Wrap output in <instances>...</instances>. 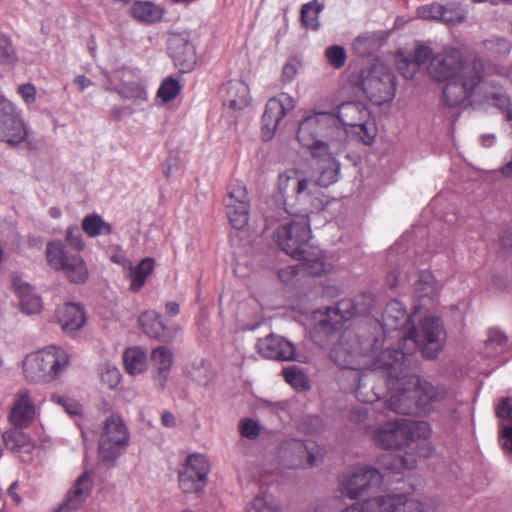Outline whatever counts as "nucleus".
Returning <instances> with one entry per match:
<instances>
[{
    "mask_svg": "<svg viewBox=\"0 0 512 512\" xmlns=\"http://www.w3.org/2000/svg\"><path fill=\"white\" fill-rule=\"evenodd\" d=\"M383 479L384 475L374 467H356L351 473L343 476L341 494L349 499H357L368 488L380 485Z\"/></svg>",
    "mask_w": 512,
    "mask_h": 512,
    "instance_id": "6ab92c4d",
    "label": "nucleus"
},
{
    "mask_svg": "<svg viewBox=\"0 0 512 512\" xmlns=\"http://www.w3.org/2000/svg\"><path fill=\"white\" fill-rule=\"evenodd\" d=\"M361 89L376 105L390 102L396 93V78L383 63L373 65L361 79Z\"/></svg>",
    "mask_w": 512,
    "mask_h": 512,
    "instance_id": "9b49d317",
    "label": "nucleus"
},
{
    "mask_svg": "<svg viewBox=\"0 0 512 512\" xmlns=\"http://www.w3.org/2000/svg\"><path fill=\"white\" fill-rule=\"evenodd\" d=\"M333 121L335 119L332 112L320 111L307 115L298 126L297 139L299 143L307 148L310 154L319 153L322 146L326 149L341 151V147L334 145L330 137L334 132Z\"/></svg>",
    "mask_w": 512,
    "mask_h": 512,
    "instance_id": "6e6552de",
    "label": "nucleus"
},
{
    "mask_svg": "<svg viewBox=\"0 0 512 512\" xmlns=\"http://www.w3.org/2000/svg\"><path fill=\"white\" fill-rule=\"evenodd\" d=\"M317 154H311L313 160L316 161L314 170L318 174L316 180H312L317 188L328 187L338 181L340 173V163L332 156L338 153L335 149L320 148Z\"/></svg>",
    "mask_w": 512,
    "mask_h": 512,
    "instance_id": "4be33fe9",
    "label": "nucleus"
},
{
    "mask_svg": "<svg viewBox=\"0 0 512 512\" xmlns=\"http://www.w3.org/2000/svg\"><path fill=\"white\" fill-rule=\"evenodd\" d=\"M274 238L282 251L302 261L311 276H321L328 271L322 251L309 244L311 230L308 220L297 219L281 225L274 232Z\"/></svg>",
    "mask_w": 512,
    "mask_h": 512,
    "instance_id": "20e7f679",
    "label": "nucleus"
},
{
    "mask_svg": "<svg viewBox=\"0 0 512 512\" xmlns=\"http://www.w3.org/2000/svg\"><path fill=\"white\" fill-rule=\"evenodd\" d=\"M132 16L142 22H156L161 19L160 9L151 2H136L131 9Z\"/></svg>",
    "mask_w": 512,
    "mask_h": 512,
    "instance_id": "58836bf2",
    "label": "nucleus"
},
{
    "mask_svg": "<svg viewBox=\"0 0 512 512\" xmlns=\"http://www.w3.org/2000/svg\"><path fill=\"white\" fill-rule=\"evenodd\" d=\"M385 465L395 474L400 473V469H413L417 466V461L412 455L405 453V455H390L385 459Z\"/></svg>",
    "mask_w": 512,
    "mask_h": 512,
    "instance_id": "37998d69",
    "label": "nucleus"
},
{
    "mask_svg": "<svg viewBox=\"0 0 512 512\" xmlns=\"http://www.w3.org/2000/svg\"><path fill=\"white\" fill-rule=\"evenodd\" d=\"M283 375L286 382L289 383L293 388L297 390H306L309 388L306 376L296 366L284 369Z\"/></svg>",
    "mask_w": 512,
    "mask_h": 512,
    "instance_id": "a18cd8bd",
    "label": "nucleus"
},
{
    "mask_svg": "<svg viewBox=\"0 0 512 512\" xmlns=\"http://www.w3.org/2000/svg\"><path fill=\"white\" fill-rule=\"evenodd\" d=\"M279 457L289 468L312 467L323 457V449L311 441L288 439L281 444Z\"/></svg>",
    "mask_w": 512,
    "mask_h": 512,
    "instance_id": "2eb2a0df",
    "label": "nucleus"
},
{
    "mask_svg": "<svg viewBox=\"0 0 512 512\" xmlns=\"http://www.w3.org/2000/svg\"><path fill=\"white\" fill-rule=\"evenodd\" d=\"M467 17L466 8L456 2H448L443 5V16H441V22L447 25H457L465 21Z\"/></svg>",
    "mask_w": 512,
    "mask_h": 512,
    "instance_id": "ea45409f",
    "label": "nucleus"
},
{
    "mask_svg": "<svg viewBox=\"0 0 512 512\" xmlns=\"http://www.w3.org/2000/svg\"><path fill=\"white\" fill-rule=\"evenodd\" d=\"M294 108L295 100L293 97L287 93H281L277 97H273L267 101L264 112L280 122L284 116Z\"/></svg>",
    "mask_w": 512,
    "mask_h": 512,
    "instance_id": "72a5a7b5",
    "label": "nucleus"
},
{
    "mask_svg": "<svg viewBox=\"0 0 512 512\" xmlns=\"http://www.w3.org/2000/svg\"><path fill=\"white\" fill-rule=\"evenodd\" d=\"M17 60V52L11 38L5 34H0V64L13 65Z\"/></svg>",
    "mask_w": 512,
    "mask_h": 512,
    "instance_id": "c03bdc74",
    "label": "nucleus"
},
{
    "mask_svg": "<svg viewBox=\"0 0 512 512\" xmlns=\"http://www.w3.org/2000/svg\"><path fill=\"white\" fill-rule=\"evenodd\" d=\"M342 512H425L419 501L407 499L403 495H386L369 498L362 503H354Z\"/></svg>",
    "mask_w": 512,
    "mask_h": 512,
    "instance_id": "dca6fc26",
    "label": "nucleus"
},
{
    "mask_svg": "<svg viewBox=\"0 0 512 512\" xmlns=\"http://www.w3.org/2000/svg\"><path fill=\"white\" fill-rule=\"evenodd\" d=\"M301 177L297 175V172H286L279 175L278 178V191L281 196V199L285 202V198H287L286 193L289 187L294 191L295 181L300 179Z\"/></svg>",
    "mask_w": 512,
    "mask_h": 512,
    "instance_id": "5fc2aeb1",
    "label": "nucleus"
},
{
    "mask_svg": "<svg viewBox=\"0 0 512 512\" xmlns=\"http://www.w3.org/2000/svg\"><path fill=\"white\" fill-rule=\"evenodd\" d=\"M377 129L375 123L370 120V117L366 121H360L354 127H351L349 135L357 137L361 142L366 145H371L376 136Z\"/></svg>",
    "mask_w": 512,
    "mask_h": 512,
    "instance_id": "79ce46f5",
    "label": "nucleus"
},
{
    "mask_svg": "<svg viewBox=\"0 0 512 512\" xmlns=\"http://www.w3.org/2000/svg\"><path fill=\"white\" fill-rule=\"evenodd\" d=\"M379 343V337H367L365 330L346 329L331 348L330 358L340 368L358 370L360 358L381 349Z\"/></svg>",
    "mask_w": 512,
    "mask_h": 512,
    "instance_id": "423d86ee",
    "label": "nucleus"
},
{
    "mask_svg": "<svg viewBox=\"0 0 512 512\" xmlns=\"http://www.w3.org/2000/svg\"><path fill=\"white\" fill-rule=\"evenodd\" d=\"M138 322L142 327L143 332L152 339L167 341L169 336L167 334V327L161 319V316L154 311H146L142 313Z\"/></svg>",
    "mask_w": 512,
    "mask_h": 512,
    "instance_id": "2f4dec72",
    "label": "nucleus"
},
{
    "mask_svg": "<svg viewBox=\"0 0 512 512\" xmlns=\"http://www.w3.org/2000/svg\"><path fill=\"white\" fill-rule=\"evenodd\" d=\"M432 50L430 47L425 45H419L413 54V58L411 62H406L405 65L410 67V65H414V68H420L425 65L428 61L432 59Z\"/></svg>",
    "mask_w": 512,
    "mask_h": 512,
    "instance_id": "864d4df0",
    "label": "nucleus"
},
{
    "mask_svg": "<svg viewBox=\"0 0 512 512\" xmlns=\"http://www.w3.org/2000/svg\"><path fill=\"white\" fill-rule=\"evenodd\" d=\"M410 366L411 357L403 353L389 349L380 352L374 357L372 368L356 373V398L363 403H374L390 391L393 393L388 407L396 414L429 413L435 404L447 399L448 391L444 386L412 375Z\"/></svg>",
    "mask_w": 512,
    "mask_h": 512,
    "instance_id": "f257e3e1",
    "label": "nucleus"
},
{
    "mask_svg": "<svg viewBox=\"0 0 512 512\" xmlns=\"http://www.w3.org/2000/svg\"><path fill=\"white\" fill-rule=\"evenodd\" d=\"M53 400L62 405L67 413L71 415H76L79 413V405L71 399L64 396H53Z\"/></svg>",
    "mask_w": 512,
    "mask_h": 512,
    "instance_id": "0e129e2a",
    "label": "nucleus"
},
{
    "mask_svg": "<svg viewBox=\"0 0 512 512\" xmlns=\"http://www.w3.org/2000/svg\"><path fill=\"white\" fill-rule=\"evenodd\" d=\"M341 501L338 498L320 500L315 506V512H339Z\"/></svg>",
    "mask_w": 512,
    "mask_h": 512,
    "instance_id": "e2e57ef3",
    "label": "nucleus"
},
{
    "mask_svg": "<svg viewBox=\"0 0 512 512\" xmlns=\"http://www.w3.org/2000/svg\"><path fill=\"white\" fill-rule=\"evenodd\" d=\"M279 121L276 118L269 116L268 113L264 112L262 115V139L264 141H269L272 139L278 125Z\"/></svg>",
    "mask_w": 512,
    "mask_h": 512,
    "instance_id": "13d9d810",
    "label": "nucleus"
},
{
    "mask_svg": "<svg viewBox=\"0 0 512 512\" xmlns=\"http://www.w3.org/2000/svg\"><path fill=\"white\" fill-rule=\"evenodd\" d=\"M154 260L152 258H144L135 267H130L129 277L131 279L130 290L138 292L143 285L147 277L153 272Z\"/></svg>",
    "mask_w": 512,
    "mask_h": 512,
    "instance_id": "e433bc0d",
    "label": "nucleus"
},
{
    "mask_svg": "<svg viewBox=\"0 0 512 512\" xmlns=\"http://www.w3.org/2000/svg\"><path fill=\"white\" fill-rule=\"evenodd\" d=\"M246 512H280V507L275 498L264 491L253 499Z\"/></svg>",
    "mask_w": 512,
    "mask_h": 512,
    "instance_id": "a19ab883",
    "label": "nucleus"
},
{
    "mask_svg": "<svg viewBox=\"0 0 512 512\" xmlns=\"http://www.w3.org/2000/svg\"><path fill=\"white\" fill-rule=\"evenodd\" d=\"M484 64L474 58L465 61L457 48H448L434 55L428 66L429 75L436 81H447L443 101L456 107L470 98L483 80Z\"/></svg>",
    "mask_w": 512,
    "mask_h": 512,
    "instance_id": "7ed1b4c3",
    "label": "nucleus"
},
{
    "mask_svg": "<svg viewBox=\"0 0 512 512\" xmlns=\"http://www.w3.org/2000/svg\"><path fill=\"white\" fill-rule=\"evenodd\" d=\"M28 131L14 104L0 96V140L13 147L26 140Z\"/></svg>",
    "mask_w": 512,
    "mask_h": 512,
    "instance_id": "f3484780",
    "label": "nucleus"
},
{
    "mask_svg": "<svg viewBox=\"0 0 512 512\" xmlns=\"http://www.w3.org/2000/svg\"><path fill=\"white\" fill-rule=\"evenodd\" d=\"M82 232V229L77 225L68 226L65 232L66 243L77 252H80L85 248Z\"/></svg>",
    "mask_w": 512,
    "mask_h": 512,
    "instance_id": "8fccbe9b",
    "label": "nucleus"
},
{
    "mask_svg": "<svg viewBox=\"0 0 512 512\" xmlns=\"http://www.w3.org/2000/svg\"><path fill=\"white\" fill-rule=\"evenodd\" d=\"M130 436L122 418L111 415L105 420L103 432L99 439V458L102 462L112 463L124 453Z\"/></svg>",
    "mask_w": 512,
    "mask_h": 512,
    "instance_id": "ddd939ff",
    "label": "nucleus"
},
{
    "mask_svg": "<svg viewBox=\"0 0 512 512\" xmlns=\"http://www.w3.org/2000/svg\"><path fill=\"white\" fill-rule=\"evenodd\" d=\"M325 56L328 63L335 69H340L345 65L347 55L342 46L333 45L326 49Z\"/></svg>",
    "mask_w": 512,
    "mask_h": 512,
    "instance_id": "de8ad7c7",
    "label": "nucleus"
},
{
    "mask_svg": "<svg viewBox=\"0 0 512 512\" xmlns=\"http://www.w3.org/2000/svg\"><path fill=\"white\" fill-rule=\"evenodd\" d=\"M224 201L232 226L235 229L243 228L248 223L250 209L245 185L241 182L231 183Z\"/></svg>",
    "mask_w": 512,
    "mask_h": 512,
    "instance_id": "aec40b11",
    "label": "nucleus"
},
{
    "mask_svg": "<svg viewBox=\"0 0 512 512\" xmlns=\"http://www.w3.org/2000/svg\"><path fill=\"white\" fill-rule=\"evenodd\" d=\"M240 430L244 437L255 439L260 433V426L253 419H245L241 422Z\"/></svg>",
    "mask_w": 512,
    "mask_h": 512,
    "instance_id": "680f3d73",
    "label": "nucleus"
},
{
    "mask_svg": "<svg viewBox=\"0 0 512 512\" xmlns=\"http://www.w3.org/2000/svg\"><path fill=\"white\" fill-rule=\"evenodd\" d=\"M34 414L35 406L28 392H23L15 401L10 412V420L16 427L25 428L32 422Z\"/></svg>",
    "mask_w": 512,
    "mask_h": 512,
    "instance_id": "c85d7f7f",
    "label": "nucleus"
},
{
    "mask_svg": "<svg viewBox=\"0 0 512 512\" xmlns=\"http://www.w3.org/2000/svg\"><path fill=\"white\" fill-rule=\"evenodd\" d=\"M81 229L89 238L109 235L113 230L112 225L96 213L88 214L82 219Z\"/></svg>",
    "mask_w": 512,
    "mask_h": 512,
    "instance_id": "473e14b6",
    "label": "nucleus"
},
{
    "mask_svg": "<svg viewBox=\"0 0 512 512\" xmlns=\"http://www.w3.org/2000/svg\"><path fill=\"white\" fill-rule=\"evenodd\" d=\"M67 353L57 346L31 353L23 361V372L31 382H51L67 367Z\"/></svg>",
    "mask_w": 512,
    "mask_h": 512,
    "instance_id": "1a4fd4ad",
    "label": "nucleus"
},
{
    "mask_svg": "<svg viewBox=\"0 0 512 512\" xmlns=\"http://www.w3.org/2000/svg\"><path fill=\"white\" fill-rule=\"evenodd\" d=\"M46 260L52 269L62 271L71 283L83 284L88 279L89 272L83 258L70 253L61 241L48 242Z\"/></svg>",
    "mask_w": 512,
    "mask_h": 512,
    "instance_id": "9d476101",
    "label": "nucleus"
},
{
    "mask_svg": "<svg viewBox=\"0 0 512 512\" xmlns=\"http://www.w3.org/2000/svg\"><path fill=\"white\" fill-rule=\"evenodd\" d=\"M324 5L318 0H312L301 7L300 21L302 27L317 31L320 28L319 15L323 11Z\"/></svg>",
    "mask_w": 512,
    "mask_h": 512,
    "instance_id": "c9c22d12",
    "label": "nucleus"
},
{
    "mask_svg": "<svg viewBox=\"0 0 512 512\" xmlns=\"http://www.w3.org/2000/svg\"><path fill=\"white\" fill-rule=\"evenodd\" d=\"M413 277V294L420 305H426L438 298L441 291V284L436 280L432 272L422 270Z\"/></svg>",
    "mask_w": 512,
    "mask_h": 512,
    "instance_id": "393cba45",
    "label": "nucleus"
},
{
    "mask_svg": "<svg viewBox=\"0 0 512 512\" xmlns=\"http://www.w3.org/2000/svg\"><path fill=\"white\" fill-rule=\"evenodd\" d=\"M297 74V68L295 64L288 62L283 66L282 69V81L283 83H290Z\"/></svg>",
    "mask_w": 512,
    "mask_h": 512,
    "instance_id": "338daca9",
    "label": "nucleus"
},
{
    "mask_svg": "<svg viewBox=\"0 0 512 512\" xmlns=\"http://www.w3.org/2000/svg\"><path fill=\"white\" fill-rule=\"evenodd\" d=\"M417 15L421 19L440 21L443 16V4L434 2L423 5L417 9Z\"/></svg>",
    "mask_w": 512,
    "mask_h": 512,
    "instance_id": "603ef678",
    "label": "nucleus"
},
{
    "mask_svg": "<svg viewBox=\"0 0 512 512\" xmlns=\"http://www.w3.org/2000/svg\"><path fill=\"white\" fill-rule=\"evenodd\" d=\"M180 88V84L176 79L168 77L161 83L157 91V96L163 102H169L178 95Z\"/></svg>",
    "mask_w": 512,
    "mask_h": 512,
    "instance_id": "49530a36",
    "label": "nucleus"
},
{
    "mask_svg": "<svg viewBox=\"0 0 512 512\" xmlns=\"http://www.w3.org/2000/svg\"><path fill=\"white\" fill-rule=\"evenodd\" d=\"M210 466L204 455L191 454L179 471V486L184 493H198L204 489Z\"/></svg>",
    "mask_w": 512,
    "mask_h": 512,
    "instance_id": "a211bd4d",
    "label": "nucleus"
},
{
    "mask_svg": "<svg viewBox=\"0 0 512 512\" xmlns=\"http://www.w3.org/2000/svg\"><path fill=\"white\" fill-rule=\"evenodd\" d=\"M116 91L125 99H144L146 96L144 88L136 82L125 83L116 88Z\"/></svg>",
    "mask_w": 512,
    "mask_h": 512,
    "instance_id": "3c124183",
    "label": "nucleus"
},
{
    "mask_svg": "<svg viewBox=\"0 0 512 512\" xmlns=\"http://www.w3.org/2000/svg\"><path fill=\"white\" fill-rule=\"evenodd\" d=\"M333 113V135L330 136L333 144L343 149L347 137L349 136L348 127H354L360 121H366L370 117L368 108L361 102H344L337 106Z\"/></svg>",
    "mask_w": 512,
    "mask_h": 512,
    "instance_id": "4468645a",
    "label": "nucleus"
},
{
    "mask_svg": "<svg viewBox=\"0 0 512 512\" xmlns=\"http://www.w3.org/2000/svg\"><path fill=\"white\" fill-rule=\"evenodd\" d=\"M18 93L27 104L35 101L36 89L32 84L20 85L18 88Z\"/></svg>",
    "mask_w": 512,
    "mask_h": 512,
    "instance_id": "69168bd1",
    "label": "nucleus"
},
{
    "mask_svg": "<svg viewBox=\"0 0 512 512\" xmlns=\"http://www.w3.org/2000/svg\"><path fill=\"white\" fill-rule=\"evenodd\" d=\"M123 361L129 374H140L146 369L147 354L141 347H131L125 350Z\"/></svg>",
    "mask_w": 512,
    "mask_h": 512,
    "instance_id": "f704fd0d",
    "label": "nucleus"
},
{
    "mask_svg": "<svg viewBox=\"0 0 512 512\" xmlns=\"http://www.w3.org/2000/svg\"><path fill=\"white\" fill-rule=\"evenodd\" d=\"M93 480L88 472H84L67 492L65 499L53 512H73L85 501L92 490Z\"/></svg>",
    "mask_w": 512,
    "mask_h": 512,
    "instance_id": "b1692460",
    "label": "nucleus"
},
{
    "mask_svg": "<svg viewBox=\"0 0 512 512\" xmlns=\"http://www.w3.org/2000/svg\"><path fill=\"white\" fill-rule=\"evenodd\" d=\"M13 286L19 297L21 310L26 314L39 313L42 307L41 298L34 292L32 286L20 279H15Z\"/></svg>",
    "mask_w": 512,
    "mask_h": 512,
    "instance_id": "c756f323",
    "label": "nucleus"
},
{
    "mask_svg": "<svg viewBox=\"0 0 512 512\" xmlns=\"http://www.w3.org/2000/svg\"><path fill=\"white\" fill-rule=\"evenodd\" d=\"M226 92L224 105L233 110H241L250 102L249 88L242 81H230L222 88Z\"/></svg>",
    "mask_w": 512,
    "mask_h": 512,
    "instance_id": "7c9ffc66",
    "label": "nucleus"
},
{
    "mask_svg": "<svg viewBox=\"0 0 512 512\" xmlns=\"http://www.w3.org/2000/svg\"><path fill=\"white\" fill-rule=\"evenodd\" d=\"M168 50L181 72H189L196 65L195 46L190 41L189 33L173 34L168 40Z\"/></svg>",
    "mask_w": 512,
    "mask_h": 512,
    "instance_id": "412c9836",
    "label": "nucleus"
},
{
    "mask_svg": "<svg viewBox=\"0 0 512 512\" xmlns=\"http://www.w3.org/2000/svg\"><path fill=\"white\" fill-rule=\"evenodd\" d=\"M303 271L311 275L307 270L304 269L302 262L299 265L287 266L279 270L278 277L284 284L292 283L293 279L296 278L300 272Z\"/></svg>",
    "mask_w": 512,
    "mask_h": 512,
    "instance_id": "4d7b16f0",
    "label": "nucleus"
},
{
    "mask_svg": "<svg viewBox=\"0 0 512 512\" xmlns=\"http://www.w3.org/2000/svg\"><path fill=\"white\" fill-rule=\"evenodd\" d=\"M55 318L61 329L68 335H72L81 329L86 322L84 308L72 302L58 306L55 311Z\"/></svg>",
    "mask_w": 512,
    "mask_h": 512,
    "instance_id": "a878e982",
    "label": "nucleus"
},
{
    "mask_svg": "<svg viewBox=\"0 0 512 512\" xmlns=\"http://www.w3.org/2000/svg\"><path fill=\"white\" fill-rule=\"evenodd\" d=\"M120 372L115 367H108L101 373V381L107 385L109 389H114L120 382Z\"/></svg>",
    "mask_w": 512,
    "mask_h": 512,
    "instance_id": "052dcab7",
    "label": "nucleus"
},
{
    "mask_svg": "<svg viewBox=\"0 0 512 512\" xmlns=\"http://www.w3.org/2000/svg\"><path fill=\"white\" fill-rule=\"evenodd\" d=\"M323 428V421L318 415H306L304 416L299 425V431L308 434L314 435L319 433Z\"/></svg>",
    "mask_w": 512,
    "mask_h": 512,
    "instance_id": "09e8293b",
    "label": "nucleus"
},
{
    "mask_svg": "<svg viewBox=\"0 0 512 512\" xmlns=\"http://www.w3.org/2000/svg\"><path fill=\"white\" fill-rule=\"evenodd\" d=\"M412 276L409 272L392 271L387 275L386 282L392 290H395L399 285L405 282H410Z\"/></svg>",
    "mask_w": 512,
    "mask_h": 512,
    "instance_id": "bf43d9fd",
    "label": "nucleus"
},
{
    "mask_svg": "<svg viewBox=\"0 0 512 512\" xmlns=\"http://www.w3.org/2000/svg\"><path fill=\"white\" fill-rule=\"evenodd\" d=\"M496 416L500 419V442L502 448L512 452V398H504L496 406Z\"/></svg>",
    "mask_w": 512,
    "mask_h": 512,
    "instance_id": "cd10ccee",
    "label": "nucleus"
},
{
    "mask_svg": "<svg viewBox=\"0 0 512 512\" xmlns=\"http://www.w3.org/2000/svg\"><path fill=\"white\" fill-rule=\"evenodd\" d=\"M507 336L498 329H490L485 341L483 354L485 357H496L502 354L507 347Z\"/></svg>",
    "mask_w": 512,
    "mask_h": 512,
    "instance_id": "4c0bfd02",
    "label": "nucleus"
},
{
    "mask_svg": "<svg viewBox=\"0 0 512 512\" xmlns=\"http://www.w3.org/2000/svg\"><path fill=\"white\" fill-rule=\"evenodd\" d=\"M485 46L488 50L498 55H507L511 50V43L508 39L496 37L485 41Z\"/></svg>",
    "mask_w": 512,
    "mask_h": 512,
    "instance_id": "6e6d98bb",
    "label": "nucleus"
},
{
    "mask_svg": "<svg viewBox=\"0 0 512 512\" xmlns=\"http://www.w3.org/2000/svg\"><path fill=\"white\" fill-rule=\"evenodd\" d=\"M429 424L408 418H395L380 425L374 433V441L387 450H401L404 447L417 450L420 457H429L432 447L427 440Z\"/></svg>",
    "mask_w": 512,
    "mask_h": 512,
    "instance_id": "39448f33",
    "label": "nucleus"
},
{
    "mask_svg": "<svg viewBox=\"0 0 512 512\" xmlns=\"http://www.w3.org/2000/svg\"><path fill=\"white\" fill-rule=\"evenodd\" d=\"M257 351L267 359L279 361H298L294 345L284 337L270 334L259 339L256 344Z\"/></svg>",
    "mask_w": 512,
    "mask_h": 512,
    "instance_id": "5701e85b",
    "label": "nucleus"
},
{
    "mask_svg": "<svg viewBox=\"0 0 512 512\" xmlns=\"http://www.w3.org/2000/svg\"><path fill=\"white\" fill-rule=\"evenodd\" d=\"M380 338L379 347L382 351L389 349L411 357L417 349L428 359L437 357L443 346L445 331L442 320L436 316H427L417 330L413 324V316L409 315L405 306L398 300H391L382 314V322L377 321Z\"/></svg>",
    "mask_w": 512,
    "mask_h": 512,
    "instance_id": "f03ea898",
    "label": "nucleus"
},
{
    "mask_svg": "<svg viewBox=\"0 0 512 512\" xmlns=\"http://www.w3.org/2000/svg\"><path fill=\"white\" fill-rule=\"evenodd\" d=\"M317 193V185L312 180L305 177L296 180L292 195L285 198V212L300 220H308L311 213L323 209V202Z\"/></svg>",
    "mask_w": 512,
    "mask_h": 512,
    "instance_id": "f8f14e48",
    "label": "nucleus"
},
{
    "mask_svg": "<svg viewBox=\"0 0 512 512\" xmlns=\"http://www.w3.org/2000/svg\"><path fill=\"white\" fill-rule=\"evenodd\" d=\"M406 62H411V60L404 59L403 61L399 62L398 69L406 79H412L419 68H414V65H410V67H407L405 65Z\"/></svg>",
    "mask_w": 512,
    "mask_h": 512,
    "instance_id": "774afa93",
    "label": "nucleus"
},
{
    "mask_svg": "<svg viewBox=\"0 0 512 512\" xmlns=\"http://www.w3.org/2000/svg\"><path fill=\"white\" fill-rule=\"evenodd\" d=\"M150 361L155 372V381L158 387L163 390L173 363V353L166 346H157L151 351Z\"/></svg>",
    "mask_w": 512,
    "mask_h": 512,
    "instance_id": "bb28decb",
    "label": "nucleus"
},
{
    "mask_svg": "<svg viewBox=\"0 0 512 512\" xmlns=\"http://www.w3.org/2000/svg\"><path fill=\"white\" fill-rule=\"evenodd\" d=\"M375 303V296L372 293L364 292L357 295L352 300V312L346 311L343 313L341 306H343L344 303H339L337 307L326 308L325 313L321 314V318L316 322L311 332L314 342L320 346L325 345V337L339 330L342 324L353 315L370 314L375 307Z\"/></svg>",
    "mask_w": 512,
    "mask_h": 512,
    "instance_id": "0eeeda50",
    "label": "nucleus"
}]
</instances>
